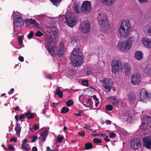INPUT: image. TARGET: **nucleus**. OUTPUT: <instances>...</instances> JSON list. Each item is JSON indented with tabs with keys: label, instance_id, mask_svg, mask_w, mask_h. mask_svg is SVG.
<instances>
[{
	"label": "nucleus",
	"instance_id": "1",
	"mask_svg": "<svg viewBox=\"0 0 151 151\" xmlns=\"http://www.w3.org/2000/svg\"><path fill=\"white\" fill-rule=\"evenodd\" d=\"M70 56V60L72 64L76 67L81 66L83 62V55L78 49L74 48Z\"/></svg>",
	"mask_w": 151,
	"mask_h": 151
},
{
	"label": "nucleus",
	"instance_id": "2",
	"mask_svg": "<svg viewBox=\"0 0 151 151\" xmlns=\"http://www.w3.org/2000/svg\"><path fill=\"white\" fill-rule=\"evenodd\" d=\"M131 29V25L129 20L128 19L123 20L121 24L119 29L121 37L124 38H126L129 35Z\"/></svg>",
	"mask_w": 151,
	"mask_h": 151
},
{
	"label": "nucleus",
	"instance_id": "3",
	"mask_svg": "<svg viewBox=\"0 0 151 151\" xmlns=\"http://www.w3.org/2000/svg\"><path fill=\"white\" fill-rule=\"evenodd\" d=\"M132 41L128 39L125 42L119 41L117 47L119 50L123 52H127L129 51L131 47Z\"/></svg>",
	"mask_w": 151,
	"mask_h": 151
},
{
	"label": "nucleus",
	"instance_id": "4",
	"mask_svg": "<svg viewBox=\"0 0 151 151\" xmlns=\"http://www.w3.org/2000/svg\"><path fill=\"white\" fill-rule=\"evenodd\" d=\"M111 71L115 74L122 68L121 61L117 59H113L111 63Z\"/></svg>",
	"mask_w": 151,
	"mask_h": 151
},
{
	"label": "nucleus",
	"instance_id": "5",
	"mask_svg": "<svg viewBox=\"0 0 151 151\" xmlns=\"http://www.w3.org/2000/svg\"><path fill=\"white\" fill-rule=\"evenodd\" d=\"M65 18L67 24L71 27H73L75 25L76 17H74L72 13L66 12Z\"/></svg>",
	"mask_w": 151,
	"mask_h": 151
},
{
	"label": "nucleus",
	"instance_id": "6",
	"mask_svg": "<svg viewBox=\"0 0 151 151\" xmlns=\"http://www.w3.org/2000/svg\"><path fill=\"white\" fill-rule=\"evenodd\" d=\"M108 18L105 14H99L97 17L99 23L101 27H104L109 24Z\"/></svg>",
	"mask_w": 151,
	"mask_h": 151
},
{
	"label": "nucleus",
	"instance_id": "7",
	"mask_svg": "<svg viewBox=\"0 0 151 151\" xmlns=\"http://www.w3.org/2000/svg\"><path fill=\"white\" fill-rule=\"evenodd\" d=\"M141 141L139 138H134L130 141V147L131 149L137 150L141 146Z\"/></svg>",
	"mask_w": 151,
	"mask_h": 151
},
{
	"label": "nucleus",
	"instance_id": "8",
	"mask_svg": "<svg viewBox=\"0 0 151 151\" xmlns=\"http://www.w3.org/2000/svg\"><path fill=\"white\" fill-rule=\"evenodd\" d=\"M91 2L88 1H84L82 5L81 11L82 12L88 14L91 12Z\"/></svg>",
	"mask_w": 151,
	"mask_h": 151
},
{
	"label": "nucleus",
	"instance_id": "9",
	"mask_svg": "<svg viewBox=\"0 0 151 151\" xmlns=\"http://www.w3.org/2000/svg\"><path fill=\"white\" fill-rule=\"evenodd\" d=\"M113 84V83L110 79L105 78L103 79L102 86L107 90L108 92H109Z\"/></svg>",
	"mask_w": 151,
	"mask_h": 151
},
{
	"label": "nucleus",
	"instance_id": "10",
	"mask_svg": "<svg viewBox=\"0 0 151 151\" xmlns=\"http://www.w3.org/2000/svg\"><path fill=\"white\" fill-rule=\"evenodd\" d=\"M80 28L84 33L87 34L89 33L91 28L90 24L88 21H84L81 23Z\"/></svg>",
	"mask_w": 151,
	"mask_h": 151
},
{
	"label": "nucleus",
	"instance_id": "11",
	"mask_svg": "<svg viewBox=\"0 0 151 151\" xmlns=\"http://www.w3.org/2000/svg\"><path fill=\"white\" fill-rule=\"evenodd\" d=\"M151 124V116L148 115L146 117H144L142 119V124L145 129H148V125Z\"/></svg>",
	"mask_w": 151,
	"mask_h": 151
},
{
	"label": "nucleus",
	"instance_id": "12",
	"mask_svg": "<svg viewBox=\"0 0 151 151\" xmlns=\"http://www.w3.org/2000/svg\"><path fill=\"white\" fill-rule=\"evenodd\" d=\"M24 22L27 27H29L30 24H32L35 27L38 28L40 27V25L39 23L37 22L35 19L32 18L25 19L24 20Z\"/></svg>",
	"mask_w": 151,
	"mask_h": 151
},
{
	"label": "nucleus",
	"instance_id": "13",
	"mask_svg": "<svg viewBox=\"0 0 151 151\" xmlns=\"http://www.w3.org/2000/svg\"><path fill=\"white\" fill-rule=\"evenodd\" d=\"M143 145L144 147L148 149L151 148V136L144 137L142 139Z\"/></svg>",
	"mask_w": 151,
	"mask_h": 151
},
{
	"label": "nucleus",
	"instance_id": "14",
	"mask_svg": "<svg viewBox=\"0 0 151 151\" xmlns=\"http://www.w3.org/2000/svg\"><path fill=\"white\" fill-rule=\"evenodd\" d=\"M141 76L139 74L132 75L131 77V83L134 85H137L141 81Z\"/></svg>",
	"mask_w": 151,
	"mask_h": 151
},
{
	"label": "nucleus",
	"instance_id": "15",
	"mask_svg": "<svg viewBox=\"0 0 151 151\" xmlns=\"http://www.w3.org/2000/svg\"><path fill=\"white\" fill-rule=\"evenodd\" d=\"M48 52L51 54L52 56H55L56 55L57 51V48L55 46L53 45L46 48Z\"/></svg>",
	"mask_w": 151,
	"mask_h": 151
},
{
	"label": "nucleus",
	"instance_id": "16",
	"mask_svg": "<svg viewBox=\"0 0 151 151\" xmlns=\"http://www.w3.org/2000/svg\"><path fill=\"white\" fill-rule=\"evenodd\" d=\"M64 44L61 42L60 44L59 49L58 51H57L56 55H58L59 57H62L64 53Z\"/></svg>",
	"mask_w": 151,
	"mask_h": 151
},
{
	"label": "nucleus",
	"instance_id": "17",
	"mask_svg": "<svg viewBox=\"0 0 151 151\" xmlns=\"http://www.w3.org/2000/svg\"><path fill=\"white\" fill-rule=\"evenodd\" d=\"M53 36L51 35V37H47L45 39V44L46 47L51 46L52 45L53 42Z\"/></svg>",
	"mask_w": 151,
	"mask_h": 151
},
{
	"label": "nucleus",
	"instance_id": "18",
	"mask_svg": "<svg viewBox=\"0 0 151 151\" xmlns=\"http://www.w3.org/2000/svg\"><path fill=\"white\" fill-rule=\"evenodd\" d=\"M136 99L135 94L133 92L129 93L128 96V100L130 104H133Z\"/></svg>",
	"mask_w": 151,
	"mask_h": 151
},
{
	"label": "nucleus",
	"instance_id": "19",
	"mask_svg": "<svg viewBox=\"0 0 151 151\" xmlns=\"http://www.w3.org/2000/svg\"><path fill=\"white\" fill-rule=\"evenodd\" d=\"M142 42L145 47L148 48H151V39L143 37L142 38Z\"/></svg>",
	"mask_w": 151,
	"mask_h": 151
},
{
	"label": "nucleus",
	"instance_id": "20",
	"mask_svg": "<svg viewBox=\"0 0 151 151\" xmlns=\"http://www.w3.org/2000/svg\"><path fill=\"white\" fill-rule=\"evenodd\" d=\"M14 26L17 27H22L24 25L23 19H19L13 21Z\"/></svg>",
	"mask_w": 151,
	"mask_h": 151
},
{
	"label": "nucleus",
	"instance_id": "21",
	"mask_svg": "<svg viewBox=\"0 0 151 151\" xmlns=\"http://www.w3.org/2000/svg\"><path fill=\"white\" fill-rule=\"evenodd\" d=\"M124 68L125 72L127 75H129L130 74L131 67L128 63L125 62L124 65Z\"/></svg>",
	"mask_w": 151,
	"mask_h": 151
},
{
	"label": "nucleus",
	"instance_id": "22",
	"mask_svg": "<svg viewBox=\"0 0 151 151\" xmlns=\"http://www.w3.org/2000/svg\"><path fill=\"white\" fill-rule=\"evenodd\" d=\"M145 72L147 76L151 78V64L146 66L145 68Z\"/></svg>",
	"mask_w": 151,
	"mask_h": 151
},
{
	"label": "nucleus",
	"instance_id": "23",
	"mask_svg": "<svg viewBox=\"0 0 151 151\" xmlns=\"http://www.w3.org/2000/svg\"><path fill=\"white\" fill-rule=\"evenodd\" d=\"M132 117L128 112H126L123 116V119L126 121L127 123L130 122V119L132 120Z\"/></svg>",
	"mask_w": 151,
	"mask_h": 151
},
{
	"label": "nucleus",
	"instance_id": "24",
	"mask_svg": "<svg viewBox=\"0 0 151 151\" xmlns=\"http://www.w3.org/2000/svg\"><path fill=\"white\" fill-rule=\"evenodd\" d=\"M101 2L105 5L111 6L115 2V0H101Z\"/></svg>",
	"mask_w": 151,
	"mask_h": 151
},
{
	"label": "nucleus",
	"instance_id": "25",
	"mask_svg": "<svg viewBox=\"0 0 151 151\" xmlns=\"http://www.w3.org/2000/svg\"><path fill=\"white\" fill-rule=\"evenodd\" d=\"M135 57L137 60H140L142 59L143 54L141 51H137L135 53Z\"/></svg>",
	"mask_w": 151,
	"mask_h": 151
},
{
	"label": "nucleus",
	"instance_id": "26",
	"mask_svg": "<svg viewBox=\"0 0 151 151\" xmlns=\"http://www.w3.org/2000/svg\"><path fill=\"white\" fill-rule=\"evenodd\" d=\"M52 35L53 36L54 38H56L58 35V30L56 27H52L51 28Z\"/></svg>",
	"mask_w": 151,
	"mask_h": 151
},
{
	"label": "nucleus",
	"instance_id": "27",
	"mask_svg": "<svg viewBox=\"0 0 151 151\" xmlns=\"http://www.w3.org/2000/svg\"><path fill=\"white\" fill-rule=\"evenodd\" d=\"M48 131L46 130L41 133L40 135V137H41V141L44 142L46 140L47 137V135H48Z\"/></svg>",
	"mask_w": 151,
	"mask_h": 151
},
{
	"label": "nucleus",
	"instance_id": "28",
	"mask_svg": "<svg viewBox=\"0 0 151 151\" xmlns=\"http://www.w3.org/2000/svg\"><path fill=\"white\" fill-rule=\"evenodd\" d=\"M13 15L14 17L13 18V21L19 19H22V18L20 13L19 12H14L13 14Z\"/></svg>",
	"mask_w": 151,
	"mask_h": 151
},
{
	"label": "nucleus",
	"instance_id": "29",
	"mask_svg": "<svg viewBox=\"0 0 151 151\" xmlns=\"http://www.w3.org/2000/svg\"><path fill=\"white\" fill-rule=\"evenodd\" d=\"M21 129L22 127H21L19 124L17 123L14 129L16 134H17V136L18 137L20 136V133L21 132Z\"/></svg>",
	"mask_w": 151,
	"mask_h": 151
},
{
	"label": "nucleus",
	"instance_id": "30",
	"mask_svg": "<svg viewBox=\"0 0 151 151\" xmlns=\"http://www.w3.org/2000/svg\"><path fill=\"white\" fill-rule=\"evenodd\" d=\"M56 94L59 98H62L63 97V92L61 90L59 87H58L56 89Z\"/></svg>",
	"mask_w": 151,
	"mask_h": 151
},
{
	"label": "nucleus",
	"instance_id": "31",
	"mask_svg": "<svg viewBox=\"0 0 151 151\" xmlns=\"http://www.w3.org/2000/svg\"><path fill=\"white\" fill-rule=\"evenodd\" d=\"M140 101H142L143 102H145L149 98L148 94L143 95H140Z\"/></svg>",
	"mask_w": 151,
	"mask_h": 151
},
{
	"label": "nucleus",
	"instance_id": "32",
	"mask_svg": "<svg viewBox=\"0 0 151 151\" xmlns=\"http://www.w3.org/2000/svg\"><path fill=\"white\" fill-rule=\"evenodd\" d=\"M25 116L28 119H33L34 117V115L33 113L30 112H27L25 113Z\"/></svg>",
	"mask_w": 151,
	"mask_h": 151
},
{
	"label": "nucleus",
	"instance_id": "33",
	"mask_svg": "<svg viewBox=\"0 0 151 151\" xmlns=\"http://www.w3.org/2000/svg\"><path fill=\"white\" fill-rule=\"evenodd\" d=\"M93 148V145L90 142H88L85 144V148L86 150H89Z\"/></svg>",
	"mask_w": 151,
	"mask_h": 151
},
{
	"label": "nucleus",
	"instance_id": "34",
	"mask_svg": "<svg viewBox=\"0 0 151 151\" xmlns=\"http://www.w3.org/2000/svg\"><path fill=\"white\" fill-rule=\"evenodd\" d=\"M147 34L151 35V23H149L147 27Z\"/></svg>",
	"mask_w": 151,
	"mask_h": 151
},
{
	"label": "nucleus",
	"instance_id": "35",
	"mask_svg": "<svg viewBox=\"0 0 151 151\" xmlns=\"http://www.w3.org/2000/svg\"><path fill=\"white\" fill-rule=\"evenodd\" d=\"M69 111V108L66 107H63L61 109L60 112L62 114H65Z\"/></svg>",
	"mask_w": 151,
	"mask_h": 151
},
{
	"label": "nucleus",
	"instance_id": "36",
	"mask_svg": "<svg viewBox=\"0 0 151 151\" xmlns=\"http://www.w3.org/2000/svg\"><path fill=\"white\" fill-rule=\"evenodd\" d=\"M23 36H20L18 37V42L19 44L20 45H21L23 43Z\"/></svg>",
	"mask_w": 151,
	"mask_h": 151
},
{
	"label": "nucleus",
	"instance_id": "37",
	"mask_svg": "<svg viewBox=\"0 0 151 151\" xmlns=\"http://www.w3.org/2000/svg\"><path fill=\"white\" fill-rule=\"evenodd\" d=\"M21 148L22 149H24L26 150V151H28L30 150V147L29 144H27L24 146H22Z\"/></svg>",
	"mask_w": 151,
	"mask_h": 151
},
{
	"label": "nucleus",
	"instance_id": "38",
	"mask_svg": "<svg viewBox=\"0 0 151 151\" xmlns=\"http://www.w3.org/2000/svg\"><path fill=\"white\" fill-rule=\"evenodd\" d=\"M66 105L68 106H71L73 104L74 102L72 99L68 100L67 102H66Z\"/></svg>",
	"mask_w": 151,
	"mask_h": 151
},
{
	"label": "nucleus",
	"instance_id": "39",
	"mask_svg": "<svg viewBox=\"0 0 151 151\" xmlns=\"http://www.w3.org/2000/svg\"><path fill=\"white\" fill-rule=\"evenodd\" d=\"M113 109V106L111 104H108L105 106V109L107 110L111 111Z\"/></svg>",
	"mask_w": 151,
	"mask_h": 151
},
{
	"label": "nucleus",
	"instance_id": "40",
	"mask_svg": "<svg viewBox=\"0 0 151 151\" xmlns=\"http://www.w3.org/2000/svg\"><path fill=\"white\" fill-rule=\"evenodd\" d=\"M148 94V93L146 91L145 89V88H142L140 92V96L143 95Z\"/></svg>",
	"mask_w": 151,
	"mask_h": 151
},
{
	"label": "nucleus",
	"instance_id": "41",
	"mask_svg": "<svg viewBox=\"0 0 151 151\" xmlns=\"http://www.w3.org/2000/svg\"><path fill=\"white\" fill-rule=\"evenodd\" d=\"M93 142L96 144H99L102 142V141L101 139L97 138H95L93 140Z\"/></svg>",
	"mask_w": 151,
	"mask_h": 151
},
{
	"label": "nucleus",
	"instance_id": "42",
	"mask_svg": "<svg viewBox=\"0 0 151 151\" xmlns=\"http://www.w3.org/2000/svg\"><path fill=\"white\" fill-rule=\"evenodd\" d=\"M83 85L85 86H88V81L87 80H83L81 82Z\"/></svg>",
	"mask_w": 151,
	"mask_h": 151
},
{
	"label": "nucleus",
	"instance_id": "43",
	"mask_svg": "<svg viewBox=\"0 0 151 151\" xmlns=\"http://www.w3.org/2000/svg\"><path fill=\"white\" fill-rule=\"evenodd\" d=\"M63 139V136H58L57 137V141L60 143L62 142V141Z\"/></svg>",
	"mask_w": 151,
	"mask_h": 151
},
{
	"label": "nucleus",
	"instance_id": "44",
	"mask_svg": "<svg viewBox=\"0 0 151 151\" xmlns=\"http://www.w3.org/2000/svg\"><path fill=\"white\" fill-rule=\"evenodd\" d=\"M52 4L55 6H57L58 2H60L61 0H51Z\"/></svg>",
	"mask_w": 151,
	"mask_h": 151
},
{
	"label": "nucleus",
	"instance_id": "45",
	"mask_svg": "<svg viewBox=\"0 0 151 151\" xmlns=\"http://www.w3.org/2000/svg\"><path fill=\"white\" fill-rule=\"evenodd\" d=\"M109 137L111 138H114L116 136V134L113 132L109 133Z\"/></svg>",
	"mask_w": 151,
	"mask_h": 151
},
{
	"label": "nucleus",
	"instance_id": "46",
	"mask_svg": "<svg viewBox=\"0 0 151 151\" xmlns=\"http://www.w3.org/2000/svg\"><path fill=\"white\" fill-rule=\"evenodd\" d=\"M34 32L32 31H31L29 34H28L27 35V37L29 39H30L32 38L33 35H34Z\"/></svg>",
	"mask_w": 151,
	"mask_h": 151
},
{
	"label": "nucleus",
	"instance_id": "47",
	"mask_svg": "<svg viewBox=\"0 0 151 151\" xmlns=\"http://www.w3.org/2000/svg\"><path fill=\"white\" fill-rule=\"evenodd\" d=\"M8 149L10 151H14V146L11 145H8Z\"/></svg>",
	"mask_w": 151,
	"mask_h": 151
},
{
	"label": "nucleus",
	"instance_id": "48",
	"mask_svg": "<svg viewBox=\"0 0 151 151\" xmlns=\"http://www.w3.org/2000/svg\"><path fill=\"white\" fill-rule=\"evenodd\" d=\"M43 35L42 33L40 31H37L35 33V35L37 37H40Z\"/></svg>",
	"mask_w": 151,
	"mask_h": 151
},
{
	"label": "nucleus",
	"instance_id": "49",
	"mask_svg": "<svg viewBox=\"0 0 151 151\" xmlns=\"http://www.w3.org/2000/svg\"><path fill=\"white\" fill-rule=\"evenodd\" d=\"M78 134L80 136L83 137L85 135V132L83 131L78 132Z\"/></svg>",
	"mask_w": 151,
	"mask_h": 151
},
{
	"label": "nucleus",
	"instance_id": "50",
	"mask_svg": "<svg viewBox=\"0 0 151 151\" xmlns=\"http://www.w3.org/2000/svg\"><path fill=\"white\" fill-rule=\"evenodd\" d=\"M10 141L11 142H17V138L16 137H12L10 139Z\"/></svg>",
	"mask_w": 151,
	"mask_h": 151
},
{
	"label": "nucleus",
	"instance_id": "51",
	"mask_svg": "<svg viewBox=\"0 0 151 151\" xmlns=\"http://www.w3.org/2000/svg\"><path fill=\"white\" fill-rule=\"evenodd\" d=\"M74 11L77 14L80 13L79 11L78 10V8L77 6H76L74 7Z\"/></svg>",
	"mask_w": 151,
	"mask_h": 151
},
{
	"label": "nucleus",
	"instance_id": "52",
	"mask_svg": "<svg viewBox=\"0 0 151 151\" xmlns=\"http://www.w3.org/2000/svg\"><path fill=\"white\" fill-rule=\"evenodd\" d=\"M78 112V113H74V115L78 116H81V113H83V111L81 110H79Z\"/></svg>",
	"mask_w": 151,
	"mask_h": 151
},
{
	"label": "nucleus",
	"instance_id": "53",
	"mask_svg": "<svg viewBox=\"0 0 151 151\" xmlns=\"http://www.w3.org/2000/svg\"><path fill=\"white\" fill-rule=\"evenodd\" d=\"M27 142V139H24V140L22 141V146H24L26 145V143Z\"/></svg>",
	"mask_w": 151,
	"mask_h": 151
},
{
	"label": "nucleus",
	"instance_id": "54",
	"mask_svg": "<svg viewBox=\"0 0 151 151\" xmlns=\"http://www.w3.org/2000/svg\"><path fill=\"white\" fill-rule=\"evenodd\" d=\"M38 138V137L37 136H33L32 138V142H35L36 140Z\"/></svg>",
	"mask_w": 151,
	"mask_h": 151
},
{
	"label": "nucleus",
	"instance_id": "55",
	"mask_svg": "<svg viewBox=\"0 0 151 151\" xmlns=\"http://www.w3.org/2000/svg\"><path fill=\"white\" fill-rule=\"evenodd\" d=\"M86 102L87 104H89V105H90V104H92L93 103L91 101V99H88V100L86 101Z\"/></svg>",
	"mask_w": 151,
	"mask_h": 151
},
{
	"label": "nucleus",
	"instance_id": "56",
	"mask_svg": "<svg viewBox=\"0 0 151 151\" xmlns=\"http://www.w3.org/2000/svg\"><path fill=\"white\" fill-rule=\"evenodd\" d=\"M118 104H119V102H118V100L115 101H114L112 102L113 105L116 106H117L118 105Z\"/></svg>",
	"mask_w": 151,
	"mask_h": 151
},
{
	"label": "nucleus",
	"instance_id": "57",
	"mask_svg": "<svg viewBox=\"0 0 151 151\" xmlns=\"http://www.w3.org/2000/svg\"><path fill=\"white\" fill-rule=\"evenodd\" d=\"M33 129L35 130H37L39 129V127L37 124H35L34 125Z\"/></svg>",
	"mask_w": 151,
	"mask_h": 151
},
{
	"label": "nucleus",
	"instance_id": "58",
	"mask_svg": "<svg viewBox=\"0 0 151 151\" xmlns=\"http://www.w3.org/2000/svg\"><path fill=\"white\" fill-rule=\"evenodd\" d=\"M139 2L141 3H145L147 2L148 0H138Z\"/></svg>",
	"mask_w": 151,
	"mask_h": 151
},
{
	"label": "nucleus",
	"instance_id": "59",
	"mask_svg": "<svg viewBox=\"0 0 151 151\" xmlns=\"http://www.w3.org/2000/svg\"><path fill=\"white\" fill-rule=\"evenodd\" d=\"M24 116L25 115H24L23 114H20L19 117V120H21L22 119H24L25 117Z\"/></svg>",
	"mask_w": 151,
	"mask_h": 151
},
{
	"label": "nucleus",
	"instance_id": "60",
	"mask_svg": "<svg viewBox=\"0 0 151 151\" xmlns=\"http://www.w3.org/2000/svg\"><path fill=\"white\" fill-rule=\"evenodd\" d=\"M19 60L21 62H22L24 61V57L22 56H19L18 58Z\"/></svg>",
	"mask_w": 151,
	"mask_h": 151
},
{
	"label": "nucleus",
	"instance_id": "61",
	"mask_svg": "<svg viewBox=\"0 0 151 151\" xmlns=\"http://www.w3.org/2000/svg\"><path fill=\"white\" fill-rule=\"evenodd\" d=\"M109 98L112 99H113V100L114 101H115L117 100H118V99L116 98V96H113Z\"/></svg>",
	"mask_w": 151,
	"mask_h": 151
},
{
	"label": "nucleus",
	"instance_id": "62",
	"mask_svg": "<svg viewBox=\"0 0 151 151\" xmlns=\"http://www.w3.org/2000/svg\"><path fill=\"white\" fill-rule=\"evenodd\" d=\"M46 78L50 79H52V75L51 74H48L45 76Z\"/></svg>",
	"mask_w": 151,
	"mask_h": 151
},
{
	"label": "nucleus",
	"instance_id": "63",
	"mask_svg": "<svg viewBox=\"0 0 151 151\" xmlns=\"http://www.w3.org/2000/svg\"><path fill=\"white\" fill-rule=\"evenodd\" d=\"M46 151H58V150H51L50 147H47V150Z\"/></svg>",
	"mask_w": 151,
	"mask_h": 151
},
{
	"label": "nucleus",
	"instance_id": "64",
	"mask_svg": "<svg viewBox=\"0 0 151 151\" xmlns=\"http://www.w3.org/2000/svg\"><path fill=\"white\" fill-rule=\"evenodd\" d=\"M14 91V89L13 88H11L9 91L8 92V94L9 95H10L11 94H12Z\"/></svg>",
	"mask_w": 151,
	"mask_h": 151
}]
</instances>
